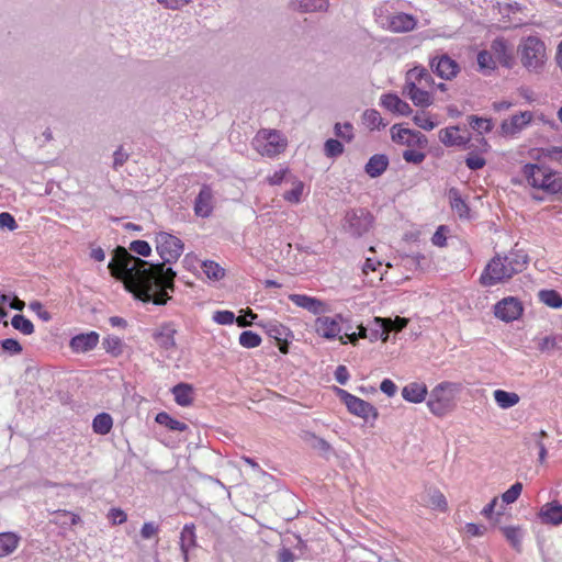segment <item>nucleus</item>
<instances>
[{
  "instance_id": "f257e3e1",
  "label": "nucleus",
  "mask_w": 562,
  "mask_h": 562,
  "mask_svg": "<svg viewBox=\"0 0 562 562\" xmlns=\"http://www.w3.org/2000/svg\"><path fill=\"white\" fill-rule=\"evenodd\" d=\"M184 245L178 237L159 232L156 235V250L161 262L148 261L132 255L125 247L117 246L109 262L113 278L123 282L125 289L144 303L165 305L171 296L168 291H175L177 272L167 263L176 262L183 252Z\"/></svg>"
},
{
  "instance_id": "f03ea898",
  "label": "nucleus",
  "mask_w": 562,
  "mask_h": 562,
  "mask_svg": "<svg viewBox=\"0 0 562 562\" xmlns=\"http://www.w3.org/2000/svg\"><path fill=\"white\" fill-rule=\"evenodd\" d=\"M459 385L451 382H441L436 385L429 395L427 405L436 417H443L456 406V393Z\"/></svg>"
},
{
  "instance_id": "7ed1b4c3",
  "label": "nucleus",
  "mask_w": 562,
  "mask_h": 562,
  "mask_svg": "<svg viewBox=\"0 0 562 562\" xmlns=\"http://www.w3.org/2000/svg\"><path fill=\"white\" fill-rule=\"evenodd\" d=\"M521 64L529 70H538L546 57V46L535 36L527 37L520 45Z\"/></svg>"
},
{
  "instance_id": "20e7f679",
  "label": "nucleus",
  "mask_w": 562,
  "mask_h": 562,
  "mask_svg": "<svg viewBox=\"0 0 562 562\" xmlns=\"http://www.w3.org/2000/svg\"><path fill=\"white\" fill-rule=\"evenodd\" d=\"M256 149L262 156L274 157L286 147V140L276 130L259 131L256 139Z\"/></svg>"
},
{
  "instance_id": "39448f33",
  "label": "nucleus",
  "mask_w": 562,
  "mask_h": 562,
  "mask_svg": "<svg viewBox=\"0 0 562 562\" xmlns=\"http://www.w3.org/2000/svg\"><path fill=\"white\" fill-rule=\"evenodd\" d=\"M373 224V215L366 209H353L346 212L344 229L353 237L368 233Z\"/></svg>"
},
{
  "instance_id": "423d86ee",
  "label": "nucleus",
  "mask_w": 562,
  "mask_h": 562,
  "mask_svg": "<svg viewBox=\"0 0 562 562\" xmlns=\"http://www.w3.org/2000/svg\"><path fill=\"white\" fill-rule=\"evenodd\" d=\"M513 276L501 255L494 256L481 274L480 282L484 286H493Z\"/></svg>"
},
{
  "instance_id": "0eeeda50",
  "label": "nucleus",
  "mask_w": 562,
  "mask_h": 562,
  "mask_svg": "<svg viewBox=\"0 0 562 562\" xmlns=\"http://www.w3.org/2000/svg\"><path fill=\"white\" fill-rule=\"evenodd\" d=\"M339 393L341 394V398L344 400L348 411L356 416H359L363 419H368L369 417H372L373 419H376L379 414L378 409L371 405L369 402H366L350 393H348L345 390H339Z\"/></svg>"
},
{
  "instance_id": "6e6552de",
  "label": "nucleus",
  "mask_w": 562,
  "mask_h": 562,
  "mask_svg": "<svg viewBox=\"0 0 562 562\" xmlns=\"http://www.w3.org/2000/svg\"><path fill=\"white\" fill-rule=\"evenodd\" d=\"M522 311L521 302L514 296L504 297L494 306L495 316L507 323L517 319Z\"/></svg>"
},
{
  "instance_id": "1a4fd4ad",
  "label": "nucleus",
  "mask_w": 562,
  "mask_h": 562,
  "mask_svg": "<svg viewBox=\"0 0 562 562\" xmlns=\"http://www.w3.org/2000/svg\"><path fill=\"white\" fill-rule=\"evenodd\" d=\"M432 72L445 80H451L460 71V67L456 60L447 54L436 57L430 61Z\"/></svg>"
},
{
  "instance_id": "9d476101",
  "label": "nucleus",
  "mask_w": 562,
  "mask_h": 562,
  "mask_svg": "<svg viewBox=\"0 0 562 562\" xmlns=\"http://www.w3.org/2000/svg\"><path fill=\"white\" fill-rule=\"evenodd\" d=\"M342 316L340 314L335 317L328 316H318L315 321V331L326 339H335L339 338V334L341 331V326L338 321H341Z\"/></svg>"
},
{
  "instance_id": "9b49d317",
  "label": "nucleus",
  "mask_w": 562,
  "mask_h": 562,
  "mask_svg": "<svg viewBox=\"0 0 562 562\" xmlns=\"http://www.w3.org/2000/svg\"><path fill=\"white\" fill-rule=\"evenodd\" d=\"M289 300L296 306L302 307L314 315H321L329 312V306L326 302L313 296L305 294H290Z\"/></svg>"
},
{
  "instance_id": "f8f14e48",
  "label": "nucleus",
  "mask_w": 562,
  "mask_h": 562,
  "mask_svg": "<svg viewBox=\"0 0 562 562\" xmlns=\"http://www.w3.org/2000/svg\"><path fill=\"white\" fill-rule=\"evenodd\" d=\"M213 190L209 184H203L194 200V214L206 218L213 212Z\"/></svg>"
},
{
  "instance_id": "ddd939ff",
  "label": "nucleus",
  "mask_w": 562,
  "mask_h": 562,
  "mask_svg": "<svg viewBox=\"0 0 562 562\" xmlns=\"http://www.w3.org/2000/svg\"><path fill=\"white\" fill-rule=\"evenodd\" d=\"M503 260L505 261L508 271L514 276L526 269L529 262V257L524 249L518 248L517 243L509 254L503 257Z\"/></svg>"
},
{
  "instance_id": "4468645a",
  "label": "nucleus",
  "mask_w": 562,
  "mask_h": 562,
  "mask_svg": "<svg viewBox=\"0 0 562 562\" xmlns=\"http://www.w3.org/2000/svg\"><path fill=\"white\" fill-rule=\"evenodd\" d=\"M460 127L458 125L442 128L439 132L440 142L447 147L459 146L465 149H471L473 145L470 144V137L458 135Z\"/></svg>"
},
{
  "instance_id": "2eb2a0df",
  "label": "nucleus",
  "mask_w": 562,
  "mask_h": 562,
  "mask_svg": "<svg viewBox=\"0 0 562 562\" xmlns=\"http://www.w3.org/2000/svg\"><path fill=\"white\" fill-rule=\"evenodd\" d=\"M176 334L177 330L173 325L171 323H165L153 333V339L161 349L170 350L175 349L177 346L175 339Z\"/></svg>"
},
{
  "instance_id": "dca6fc26",
  "label": "nucleus",
  "mask_w": 562,
  "mask_h": 562,
  "mask_svg": "<svg viewBox=\"0 0 562 562\" xmlns=\"http://www.w3.org/2000/svg\"><path fill=\"white\" fill-rule=\"evenodd\" d=\"M288 8L300 13L327 12L329 0H290Z\"/></svg>"
},
{
  "instance_id": "f3484780",
  "label": "nucleus",
  "mask_w": 562,
  "mask_h": 562,
  "mask_svg": "<svg viewBox=\"0 0 562 562\" xmlns=\"http://www.w3.org/2000/svg\"><path fill=\"white\" fill-rule=\"evenodd\" d=\"M417 20L408 13H396L387 18V29L394 33H406L415 29Z\"/></svg>"
},
{
  "instance_id": "a211bd4d",
  "label": "nucleus",
  "mask_w": 562,
  "mask_h": 562,
  "mask_svg": "<svg viewBox=\"0 0 562 562\" xmlns=\"http://www.w3.org/2000/svg\"><path fill=\"white\" fill-rule=\"evenodd\" d=\"M538 516L546 525L560 526L562 524V505L558 501L548 502L541 506Z\"/></svg>"
},
{
  "instance_id": "6ab92c4d",
  "label": "nucleus",
  "mask_w": 562,
  "mask_h": 562,
  "mask_svg": "<svg viewBox=\"0 0 562 562\" xmlns=\"http://www.w3.org/2000/svg\"><path fill=\"white\" fill-rule=\"evenodd\" d=\"M381 105L397 115L408 116L413 110L411 105L395 93H386L381 97Z\"/></svg>"
},
{
  "instance_id": "aec40b11",
  "label": "nucleus",
  "mask_w": 562,
  "mask_h": 562,
  "mask_svg": "<svg viewBox=\"0 0 562 562\" xmlns=\"http://www.w3.org/2000/svg\"><path fill=\"white\" fill-rule=\"evenodd\" d=\"M532 119V114L529 111L520 112L510 117L509 121L505 120L501 124V131L503 135H514L520 132Z\"/></svg>"
},
{
  "instance_id": "412c9836",
  "label": "nucleus",
  "mask_w": 562,
  "mask_h": 562,
  "mask_svg": "<svg viewBox=\"0 0 562 562\" xmlns=\"http://www.w3.org/2000/svg\"><path fill=\"white\" fill-rule=\"evenodd\" d=\"M99 342V334L90 331L78 334L70 339L69 346L76 352H87L97 347Z\"/></svg>"
},
{
  "instance_id": "4be33fe9",
  "label": "nucleus",
  "mask_w": 562,
  "mask_h": 562,
  "mask_svg": "<svg viewBox=\"0 0 562 562\" xmlns=\"http://www.w3.org/2000/svg\"><path fill=\"white\" fill-rule=\"evenodd\" d=\"M539 190L550 195L562 193V175L547 168L543 178H541Z\"/></svg>"
},
{
  "instance_id": "5701e85b",
  "label": "nucleus",
  "mask_w": 562,
  "mask_h": 562,
  "mask_svg": "<svg viewBox=\"0 0 562 562\" xmlns=\"http://www.w3.org/2000/svg\"><path fill=\"white\" fill-rule=\"evenodd\" d=\"M390 165L389 157L385 154H375L371 156L364 166V172L370 178L382 176Z\"/></svg>"
},
{
  "instance_id": "b1692460",
  "label": "nucleus",
  "mask_w": 562,
  "mask_h": 562,
  "mask_svg": "<svg viewBox=\"0 0 562 562\" xmlns=\"http://www.w3.org/2000/svg\"><path fill=\"white\" fill-rule=\"evenodd\" d=\"M428 394L426 384L412 382L405 385L402 390V396L405 401L411 403H422Z\"/></svg>"
},
{
  "instance_id": "393cba45",
  "label": "nucleus",
  "mask_w": 562,
  "mask_h": 562,
  "mask_svg": "<svg viewBox=\"0 0 562 562\" xmlns=\"http://www.w3.org/2000/svg\"><path fill=\"white\" fill-rule=\"evenodd\" d=\"M547 171V167L537 164H526L522 167V175L526 178L529 186L535 189H539L541 178H543Z\"/></svg>"
},
{
  "instance_id": "a878e982",
  "label": "nucleus",
  "mask_w": 562,
  "mask_h": 562,
  "mask_svg": "<svg viewBox=\"0 0 562 562\" xmlns=\"http://www.w3.org/2000/svg\"><path fill=\"white\" fill-rule=\"evenodd\" d=\"M451 209L459 215L460 218H469L470 207L462 199L457 188H451L448 191Z\"/></svg>"
},
{
  "instance_id": "bb28decb",
  "label": "nucleus",
  "mask_w": 562,
  "mask_h": 562,
  "mask_svg": "<svg viewBox=\"0 0 562 562\" xmlns=\"http://www.w3.org/2000/svg\"><path fill=\"white\" fill-rule=\"evenodd\" d=\"M505 513L504 505L498 504V497H494L486 506L481 510V515L484 516L493 525H497L501 521V517Z\"/></svg>"
},
{
  "instance_id": "cd10ccee",
  "label": "nucleus",
  "mask_w": 562,
  "mask_h": 562,
  "mask_svg": "<svg viewBox=\"0 0 562 562\" xmlns=\"http://www.w3.org/2000/svg\"><path fill=\"white\" fill-rule=\"evenodd\" d=\"M20 543V537L14 532L0 533V558L14 552Z\"/></svg>"
},
{
  "instance_id": "c85d7f7f",
  "label": "nucleus",
  "mask_w": 562,
  "mask_h": 562,
  "mask_svg": "<svg viewBox=\"0 0 562 562\" xmlns=\"http://www.w3.org/2000/svg\"><path fill=\"white\" fill-rule=\"evenodd\" d=\"M196 546L195 527L193 524H187L180 535V548L187 558L188 551Z\"/></svg>"
},
{
  "instance_id": "c756f323",
  "label": "nucleus",
  "mask_w": 562,
  "mask_h": 562,
  "mask_svg": "<svg viewBox=\"0 0 562 562\" xmlns=\"http://www.w3.org/2000/svg\"><path fill=\"white\" fill-rule=\"evenodd\" d=\"M176 402L181 406H188L193 400V387L188 383H179L172 387Z\"/></svg>"
},
{
  "instance_id": "7c9ffc66",
  "label": "nucleus",
  "mask_w": 562,
  "mask_h": 562,
  "mask_svg": "<svg viewBox=\"0 0 562 562\" xmlns=\"http://www.w3.org/2000/svg\"><path fill=\"white\" fill-rule=\"evenodd\" d=\"M494 398L502 408H509L519 402V395L517 393L504 390H496L494 392Z\"/></svg>"
},
{
  "instance_id": "2f4dec72",
  "label": "nucleus",
  "mask_w": 562,
  "mask_h": 562,
  "mask_svg": "<svg viewBox=\"0 0 562 562\" xmlns=\"http://www.w3.org/2000/svg\"><path fill=\"white\" fill-rule=\"evenodd\" d=\"M362 120L370 130H381L386 126L381 114L374 109L366 110L362 114Z\"/></svg>"
},
{
  "instance_id": "473e14b6",
  "label": "nucleus",
  "mask_w": 562,
  "mask_h": 562,
  "mask_svg": "<svg viewBox=\"0 0 562 562\" xmlns=\"http://www.w3.org/2000/svg\"><path fill=\"white\" fill-rule=\"evenodd\" d=\"M538 349L541 352L562 350V335H551L543 337L538 344Z\"/></svg>"
},
{
  "instance_id": "72a5a7b5",
  "label": "nucleus",
  "mask_w": 562,
  "mask_h": 562,
  "mask_svg": "<svg viewBox=\"0 0 562 562\" xmlns=\"http://www.w3.org/2000/svg\"><path fill=\"white\" fill-rule=\"evenodd\" d=\"M539 300L549 307L560 308L562 307V296L555 290H541L539 292Z\"/></svg>"
},
{
  "instance_id": "f704fd0d",
  "label": "nucleus",
  "mask_w": 562,
  "mask_h": 562,
  "mask_svg": "<svg viewBox=\"0 0 562 562\" xmlns=\"http://www.w3.org/2000/svg\"><path fill=\"white\" fill-rule=\"evenodd\" d=\"M468 121L471 128L477 131L481 135L490 133L494 126L491 119L480 117L477 115L468 116Z\"/></svg>"
},
{
  "instance_id": "c9c22d12",
  "label": "nucleus",
  "mask_w": 562,
  "mask_h": 562,
  "mask_svg": "<svg viewBox=\"0 0 562 562\" xmlns=\"http://www.w3.org/2000/svg\"><path fill=\"white\" fill-rule=\"evenodd\" d=\"M11 325L23 335L29 336L34 333L33 323L22 314L14 315L11 319Z\"/></svg>"
},
{
  "instance_id": "e433bc0d",
  "label": "nucleus",
  "mask_w": 562,
  "mask_h": 562,
  "mask_svg": "<svg viewBox=\"0 0 562 562\" xmlns=\"http://www.w3.org/2000/svg\"><path fill=\"white\" fill-rule=\"evenodd\" d=\"M492 49L497 54L499 63L506 67L512 66V56L506 53L507 45L503 38H496L492 43Z\"/></svg>"
},
{
  "instance_id": "4c0bfd02",
  "label": "nucleus",
  "mask_w": 562,
  "mask_h": 562,
  "mask_svg": "<svg viewBox=\"0 0 562 562\" xmlns=\"http://www.w3.org/2000/svg\"><path fill=\"white\" fill-rule=\"evenodd\" d=\"M502 531L506 540L512 544V547L516 550H519L522 539L521 528L516 526H509L502 528Z\"/></svg>"
},
{
  "instance_id": "58836bf2",
  "label": "nucleus",
  "mask_w": 562,
  "mask_h": 562,
  "mask_svg": "<svg viewBox=\"0 0 562 562\" xmlns=\"http://www.w3.org/2000/svg\"><path fill=\"white\" fill-rule=\"evenodd\" d=\"M408 79H415V81H418L422 83L425 81L426 86H431L435 83L434 78L428 72V70L425 67L416 66L407 71Z\"/></svg>"
},
{
  "instance_id": "ea45409f",
  "label": "nucleus",
  "mask_w": 562,
  "mask_h": 562,
  "mask_svg": "<svg viewBox=\"0 0 562 562\" xmlns=\"http://www.w3.org/2000/svg\"><path fill=\"white\" fill-rule=\"evenodd\" d=\"M104 350L113 357H119L123 352V341L120 337L108 336L103 339Z\"/></svg>"
},
{
  "instance_id": "a19ab883",
  "label": "nucleus",
  "mask_w": 562,
  "mask_h": 562,
  "mask_svg": "<svg viewBox=\"0 0 562 562\" xmlns=\"http://www.w3.org/2000/svg\"><path fill=\"white\" fill-rule=\"evenodd\" d=\"M427 506L434 510H439L441 513H446L448 510V502L446 499V496L440 491H434L429 495Z\"/></svg>"
},
{
  "instance_id": "79ce46f5",
  "label": "nucleus",
  "mask_w": 562,
  "mask_h": 562,
  "mask_svg": "<svg viewBox=\"0 0 562 562\" xmlns=\"http://www.w3.org/2000/svg\"><path fill=\"white\" fill-rule=\"evenodd\" d=\"M203 272L209 279L221 280L225 276V269L222 268L217 262L212 260H205L202 263Z\"/></svg>"
},
{
  "instance_id": "37998d69",
  "label": "nucleus",
  "mask_w": 562,
  "mask_h": 562,
  "mask_svg": "<svg viewBox=\"0 0 562 562\" xmlns=\"http://www.w3.org/2000/svg\"><path fill=\"white\" fill-rule=\"evenodd\" d=\"M345 147L342 143L335 138H329L324 144V154L328 158H336L342 155Z\"/></svg>"
},
{
  "instance_id": "c03bdc74",
  "label": "nucleus",
  "mask_w": 562,
  "mask_h": 562,
  "mask_svg": "<svg viewBox=\"0 0 562 562\" xmlns=\"http://www.w3.org/2000/svg\"><path fill=\"white\" fill-rule=\"evenodd\" d=\"M374 322L378 325V329H372L369 335V339L374 341L376 339H382L386 341L389 338L387 327L385 326L386 318L375 317Z\"/></svg>"
},
{
  "instance_id": "a18cd8bd",
  "label": "nucleus",
  "mask_w": 562,
  "mask_h": 562,
  "mask_svg": "<svg viewBox=\"0 0 562 562\" xmlns=\"http://www.w3.org/2000/svg\"><path fill=\"white\" fill-rule=\"evenodd\" d=\"M239 344L245 348H255L261 344V337L251 330H245L239 336Z\"/></svg>"
},
{
  "instance_id": "49530a36",
  "label": "nucleus",
  "mask_w": 562,
  "mask_h": 562,
  "mask_svg": "<svg viewBox=\"0 0 562 562\" xmlns=\"http://www.w3.org/2000/svg\"><path fill=\"white\" fill-rule=\"evenodd\" d=\"M352 130V124L349 122H346L344 124L336 123L334 126L335 135L347 143H350L355 137Z\"/></svg>"
},
{
  "instance_id": "de8ad7c7",
  "label": "nucleus",
  "mask_w": 562,
  "mask_h": 562,
  "mask_svg": "<svg viewBox=\"0 0 562 562\" xmlns=\"http://www.w3.org/2000/svg\"><path fill=\"white\" fill-rule=\"evenodd\" d=\"M405 145L408 147L416 146L425 148L428 145V139L422 132L412 130L411 135L405 140Z\"/></svg>"
},
{
  "instance_id": "09e8293b",
  "label": "nucleus",
  "mask_w": 562,
  "mask_h": 562,
  "mask_svg": "<svg viewBox=\"0 0 562 562\" xmlns=\"http://www.w3.org/2000/svg\"><path fill=\"white\" fill-rule=\"evenodd\" d=\"M409 99L413 101L414 105L420 108H427L432 103V98L429 92L418 89L415 93H412Z\"/></svg>"
},
{
  "instance_id": "8fccbe9b",
  "label": "nucleus",
  "mask_w": 562,
  "mask_h": 562,
  "mask_svg": "<svg viewBox=\"0 0 562 562\" xmlns=\"http://www.w3.org/2000/svg\"><path fill=\"white\" fill-rule=\"evenodd\" d=\"M521 492L522 484L520 482H516L506 492L502 494V502L505 504H513L518 499Z\"/></svg>"
},
{
  "instance_id": "3c124183",
  "label": "nucleus",
  "mask_w": 562,
  "mask_h": 562,
  "mask_svg": "<svg viewBox=\"0 0 562 562\" xmlns=\"http://www.w3.org/2000/svg\"><path fill=\"white\" fill-rule=\"evenodd\" d=\"M477 65L481 70H493L496 66L492 54L487 50H481L477 54Z\"/></svg>"
},
{
  "instance_id": "603ef678",
  "label": "nucleus",
  "mask_w": 562,
  "mask_h": 562,
  "mask_svg": "<svg viewBox=\"0 0 562 562\" xmlns=\"http://www.w3.org/2000/svg\"><path fill=\"white\" fill-rule=\"evenodd\" d=\"M411 131L409 128H402L400 124H394L391 128L392 140L405 145V140L411 135Z\"/></svg>"
},
{
  "instance_id": "864d4df0",
  "label": "nucleus",
  "mask_w": 562,
  "mask_h": 562,
  "mask_svg": "<svg viewBox=\"0 0 562 562\" xmlns=\"http://www.w3.org/2000/svg\"><path fill=\"white\" fill-rule=\"evenodd\" d=\"M267 333L277 341L283 339L284 337H292V333L283 325H270Z\"/></svg>"
},
{
  "instance_id": "5fc2aeb1",
  "label": "nucleus",
  "mask_w": 562,
  "mask_h": 562,
  "mask_svg": "<svg viewBox=\"0 0 562 562\" xmlns=\"http://www.w3.org/2000/svg\"><path fill=\"white\" fill-rule=\"evenodd\" d=\"M0 345L2 350L10 355H19L23 350L22 345L14 338L3 339Z\"/></svg>"
},
{
  "instance_id": "6e6d98bb",
  "label": "nucleus",
  "mask_w": 562,
  "mask_h": 562,
  "mask_svg": "<svg viewBox=\"0 0 562 562\" xmlns=\"http://www.w3.org/2000/svg\"><path fill=\"white\" fill-rule=\"evenodd\" d=\"M130 249L139 256L148 257L151 254L150 245L145 240H133L130 244Z\"/></svg>"
},
{
  "instance_id": "4d7b16f0",
  "label": "nucleus",
  "mask_w": 562,
  "mask_h": 562,
  "mask_svg": "<svg viewBox=\"0 0 562 562\" xmlns=\"http://www.w3.org/2000/svg\"><path fill=\"white\" fill-rule=\"evenodd\" d=\"M18 228V223L14 216L9 212L0 213V229H8L13 232Z\"/></svg>"
},
{
  "instance_id": "13d9d810",
  "label": "nucleus",
  "mask_w": 562,
  "mask_h": 562,
  "mask_svg": "<svg viewBox=\"0 0 562 562\" xmlns=\"http://www.w3.org/2000/svg\"><path fill=\"white\" fill-rule=\"evenodd\" d=\"M235 319V314L231 311H217L213 315V321L220 325H231Z\"/></svg>"
},
{
  "instance_id": "bf43d9fd",
  "label": "nucleus",
  "mask_w": 562,
  "mask_h": 562,
  "mask_svg": "<svg viewBox=\"0 0 562 562\" xmlns=\"http://www.w3.org/2000/svg\"><path fill=\"white\" fill-rule=\"evenodd\" d=\"M403 158L406 162L418 165L425 160L426 154L414 149H407L403 151Z\"/></svg>"
},
{
  "instance_id": "052dcab7",
  "label": "nucleus",
  "mask_w": 562,
  "mask_h": 562,
  "mask_svg": "<svg viewBox=\"0 0 562 562\" xmlns=\"http://www.w3.org/2000/svg\"><path fill=\"white\" fill-rule=\"evenodd\" d=\"M541 153L544 158L562 164V147L551 146L542 148Z\"/></svg>"
},
{
  "instance_id": "680f3d73",
  "label": "nucleus",
  "mask_w": 562,
  "mask_h": 562,
  "mask_svg": "<svg viewBox=\"0 0 562 562\" xmlns=\"http://www.w3.org/2000/svg\"><path fill=\"white\" fill-rule=\"evenodd\" d=\"M303 193V183L299 182L292 190L283 194L285 201L291 203H299Z\"/></svg>"
},
{
  "instance_id": "e2e57ef3",
  "label": "nucleus",
  "mask_w": 562,
  "mask_h": 562,
  "mask_svg": "<svg viewBox=\"0 0 562 562\" xmlns=\"http://www.w3.org/2000/svg\"><path fill=\"white\" fill-rule=\"evenodd\" d=\"M547 434L544 431H540L539 434H535V442L537 448L539 449L538 456H539V462L543 463L547 458V449L544 443L542 442V438H544Z\"/></svg>"
},
{
  "instance_id": "0e129e2a",
  "label": "nucleus",
  "mask_w": 562,
  "mask_h": 562,
  "mask_svg": "<svg viewBox=\"0 0 562 562\" xmlns=\"http://www.w3.org/2000/svg\"><path fill=\"white\" fill-rule=\"evenodd\" d=\"M485 164H486V160L483 157H480V156H476V155L470 154L465 158V165L471 170L482 169L485 166Z\"/></svg>"
},
{
  "instance_id": "69168bd1",
  "label": "nucleus",
  "mask_w": 562,
  "mask_h": 562,
  "mask_svg": "<svg viewBox=\"0 0 562 562\" xmlns=\"http://www.w3.org/2000/svg\"><path fill=\"white\" fill-rule=\"evenodd\" d=\"M128 157L130 155L123 151V147L120 146L113 154V168L117 170L127 161Z\"/></svg>"
},
{
  "instance_id": "338daca9",
  "label": "nucleus",
  "mask_w": 562,
  "mask_h": 562,
  "mask_svg": "<svg viewBox=\"0 0 562 562\" xmlns=\"http://www.w3.org/2000/svg\"><path fill=\"white\" fill-rule=\"evenodd\" d=\"M108 517L113 525H121L127 520L126 514L120 508L110 509Z\"/></svg>"
},
{
  "instance_id": "774afa93",
  "label": "nucleus",
  "mask_w": 562,
  "mask_h": 562,
  "mask_svg": "<svg viewBox=\"0 0 562 562\" xmlns=\"http://www.w3.org/2000/svg\"><path fill=\"white\" fill-rule=\"evenodd\" d=\"M465 532L470 537H482L484 536L486 528L483 525H477L473 522H468L464 526Z\"/></svg>"
}]
</instances>
